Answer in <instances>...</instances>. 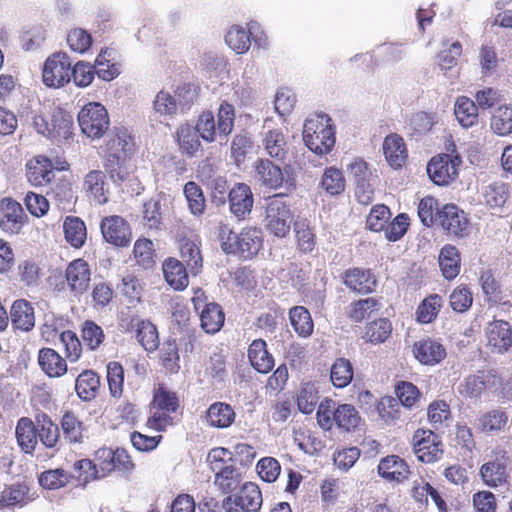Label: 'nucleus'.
Here are the masks:
<instances>
[{
	"mask_svg": "<svg viewBox=\"0 0 512 512\" xmlns=\"http://www.w3.org/2000/svg\"><path fill=\"white\" fill-rule=\"evenodd\" d=\"M242 480L243 478L241 472L233 465L222 471L220 475H217L214 479V484L223 493L228 494L238 489L242 483Z\"/></svg>",
	"mask_w": 512,
	"mask_h": 512,
	"instance_id": "nucleus-50",
	"label": "nucleus"
},
{
	"mask_svg": "<svg viewBox=\"0 0 512 512\" xmlns=\"http://www.w3.org/2000/svg\"><path fill=\"white\" fill-rule=\"evenodd\" d=\"M380 308L381 304L377 299L368 297L351 302L345 308V313L351 321L359 323L369 318L374 312H378Z\"/></svg>",
	"mask_w": 512,
	"mask_h": 512,
	"instance_id": "nucleus-32",
	"label": "nucleus"
},
{
	"mask_svg": "<svg viewBox=\"0 0 512 512\" xmlns=\"http://www.w3.org/2000/svg\"><path fill=\"white\" fill-rule=\"evenodd\" d=\"M303 140L317 155H326L335 145V129L327 114H316L306 119L303 126Z\"/></svg>",
	"mask_w": 512,
	"mask_h": 512,
	"instance_id": "nucleus-1",
	"label": "nucleus"
},
{
	"mask_svg": "<svg viewBox=\"0 0 512 512\" xmlns=\"http://www.w3.org/2000/svg\"><path fill=\"white\" fill-rule=\"evenodd\" d=\"M73 474L63 468L44 471L39 476L40 485L49 490L60 489L73 480Z\"/></svg>",
	"mask_w": 512,
	"mask_h": 512,
	"instance_id": "nucleus-46",
	"label": "nucleus"
},
{
	"mask_svg": "<svg viewBox=\"0 0 512 512\" xmlns=\"http://www.w3.org/2000/svg\"><path fill=\"white\" fill-rule=\"evenodd\" d=\"M72 127V115L62 109H56L51 117L48 138L55 139L59 142L67 140L72 134Z\"/></svg>",
	"mask_w": 512,
	"mask_h": 512,
	"instance_id": "nucleus-30",
	"label": "nucleus"
},
{
	"mask_svg": "<svg viewBox=\"0 0 512 512\" xmlns=\"http://www.w3.org/2000/svg\"><path fill=\"white\" fill-rule=\"evenodd\" d=\"M255 179L269 189H278L282 186L284 175L282 169L268 159H258L255 164Z\"/></svg>",
	"mask_w": 512,
	"mask_h": 512,
	"instance_id": "nucleus-18",
	"label": "nucleus"
},
{
	"mask_svg": "<svg viewBox=\"0 0 512 512\" xmlns=\"http://www.w3.org/2000/svg\"><path fill=\"white\" fill-rule=\"evenodd\" d=\"M234 107L226 101L220 104L218 110L217 131L219 135L228 136L234 127Z\"/></svg>",
	"mask_w": 512,
	"mask_h": 512,
	"instance_id": "nucleus-61",
	"label": "nucleus"
},
{
	"mask_svg": "<svg viewBox=\"0 0 512 512\" xmlns=\"http://www.w3.org/2000/svg\"><path fill=\"white\" fill-rule=\"evenodd\" d=\"M262 232L255 227L244 228L239 233L238 255L244 259H251L262 247Z\"/></svg>",
	"mask_w": 512,
	"mask_h": 512,
	"instance_id": "nucleus-26",
	"label": "nucleus"
},
{
	"mask_svg": "<svg viewBox=\"0 0 512 512\" xmlns=\"http://www.w3.org/2000/svg\"><path fill=\"white\" fill-rule=\"evenodd\" d=\"M343 282L351 291L367 294L375 290L377 280L369 269L350 268L343 274Z\"/></svg>",
	"mask_w": 512,
	"mask_h": 512,
	"instance_id": "nucleus-16",
	"label": "nucleus"
},
{
	"mask_svg": "<svg viewBox=\"0 0 512 512\" xmlns=\"http://www.w3.org/2000/svg\"><path fill=\"white\" fill-rule=\"evenodd\" d=\"M230 212L238 219L243 220L253 208L254 198L250 187L245 183H238L229 192Z\"/></svg>",
	"mask_w": 512,
	"mask_h": 512,
	"instance_id": "nucleus-14",
	"label": "nucleus"
},
{
	"mask_svg": "<svg viewBox=\"0 0 512 512\" xmlns=\"http://www.w3.org/2000/svg\"><path fill=\"white\" fill-rule=\"evenodd\" d=\"M480 474L483 481L491 487H497L506 481V467L499 462L485 463Z\"/></svg>",
	"mask_w": 512,
	"mask_h": 512,
	"instance_id": "nucleus-54",
	"label": "nucleus"
},
{
	"mask_svg": "<svg viewBox=\"0 0 512 512\" xmlns=\"http://www.w3.org/2000/svg\"><path fill=\"white\" fill-rule=\"evenodd\" d=\"M100 386V379L97 374L91 370L82 372L76 378L75 390L77 395L85 401L96 397Z\"/></svg>",
	"mask_w": 512,
	"mask_h": 512,
	"instance_id": "nucleus-39",
	"label": "nucleus"
},
{
	"mask_svg": "<svg viewBox=\"0 0 512 512\" xmlns=\"http://www.w3.org/2000/svg\"><path fill=\"white\" fill-rule=\"evenodd\" d=\"M441 302L442 299L437 294L425 298L417 309V320L424 324L432 322L439 312Z\"/></svg>",
	"mask_w": 512,
	"mask_h": 512,
	"instance_id": "nucleus-55",
	"label": "nucleus"
},
{
	"mask_svg": "<svg viewBox=\"0 0 512 512\" xmlns=\"http://www.w3.org/2000/svg\"><path fill=\"white\" fill-rule=\"evenodd\" d=\"M472 302V293L465 285L458 286L450 295V306L459 313L467 311L471 307Z\"/></svg>",
	"mask_w": 512,
	"mask_h": 512,
	"instance_id": "nucleus-64",
	"label": "nucleus"
},
{
	"mask_svg": "<svg viewBox=\"0 0 512 512\" xmlns=\"http://www.w3.org/2000/svg\"><path fill=\"white\" fill-rule=\"evenodd\" d=\"M322 188L330 195H339L345 190V179L342 172L334 167L325 170L321 179Z\"/></svg>",
	"mask_w": 512,
	"mask_h": 512,
	"instance_id": "nucleus-53",
	"label": "nucleus"
},
{
	"mask_svg": "<svg viewBox=\"0 0 512 512\" xmlns=\"http://www.w3.org/2000/svg\"><path fill=\"white\" fill-rule=\"evenodd\" d=\"M65 239L73 247L79 248L83 246L87 230L85 223L78 217H67L63 224Z\"/></svg>",
	"mask_w": 512,
	"mask_h": 512,
	"instance_id": "nucleus-43",
	"label": "nucleus"
},
{
	"mask_svg": "<svg viewBox=\"0 0 512 512\" xmlns=\"http://www.w3.org/2000/svg\"><path fill=\"white\" fill-rule=\"evenodd\" d=\"M266 342L262 339L254 340L248 349V357L251 365L259 373L266 374L274 366V358L267 351Z\"/></svg>",
	"mask_w": 512,
	"mask_h": 512,
	"instance_id": "nucleus-27",
	"label": "nucleus"
},
{
	"mask_svg": "<svg viewBox=\"0 0 512 512\" xmlns=\"http://www.w3.org/2000/svg\"><path fill=\"white\" fill-rule=\"evenodd\" d=\"M75 475L73 479H76L81 484H86L97 478H101L97 465L89 459H81L73 464Z\"/></svg>",
	"mask_w": 512,
	"mask_h": 512,
	"instance_id": "nucleus-59",
	"label": "nucleus"
},
{
	"mask_svg": "<svg viewBox=\"0 0 512 512\" xmlns=\"http://www.w3.org/2000/svg\"><path fill=\"white\" fill-rule=\"evenodd\" d=\"M378 473L387 480L400 482L408 477L409 467L399 456L391 455L380 461Z\"/></svg>",
	"mask_w": 512,
	"mask_h": 512,
	"instance_id": "nucleus-29",
	"label": "nucleus"
},
{
	"mask_svg": "<svg viewBox=\"0 0 512 512\" xmlns=\"http://www.w3.org/2000/svg\"><path fill=\"white\" fill-rule=\"evenodd\" d=\"M391 217L390 210L385 205H375L367 216V227L375 232L382 231Z\"/></svg>",
	"mask_w": 512,
	"mask_h": 512,
	"instance_id": "nucleus-63",
	"label": "nucleus"
},
{
	"mask_svg": "<svg viewBox=\"0 0 512 512\" xmlns=\"http://www.w3.org/2000/svg\"><path fill=\"white\" fill-rule=\"evenodd\" d=\"M65 279L70 293L81 297L87 292L91 281V269L83 259H76L69 263L65 271Z\"/></svg>",
	"mask_w": 512,
	"mask_h": 512,
	"instance_id": "nucleus-10",
	"label": "nucleus"
},
{
	"mask_svg": "<svg viewBox=\"0 0 512 512\" xmlns=\"http://www.w3.org/2000/svg\"><path fill=\"white\" fill-rule=\"evenodd\" d=\"M206 416L210 426L227 428L233 423L235 412L230 405L223 402H215L208 408Z\"/></svg>",
	"mask_w": 512,
	"mask_h": 512,
	"instance_id": "nucleus-36",
	"label": "nucleus"
},
{
	"mask_svg": "<svg viewBox=\"0 0 512 512\" xmlns=\"http://www.w3.org/2000/svg\"><path fill=\"white\" fill-rule=\"evenodd\" d=\"M182 263L187 266L190 272L196 275L202 267V256L199 247L190 240L182 242L180 246Z\"/></svg>",
	"mask_w": 512,
	"mask_h": 512,
	"instance_id": "nucleus-49",
	"label": "nucleus"
},
{
	"mask_svg": "<svg viewBox=\"0 0 512 512\" xmlns=\"http://www.w3.org/2000/svg\"><path fill=\"white\" fill-rule=\"evenodd\" d=\"M262 501L258 485L246 482L235 496H227L223 500V508L226 512H258Z\"/></svg>",
	"mask_w": 512,
	"mask_h": 512,
	"instance_id": "nucleus-5",
	"label": "nucleus"
},
{
	"mask_svg": "<svg viewBox=\"0 0 512 512\" xmlns=\"http://www.w3.org/2000/svg\"><path fill=\"white\" fill-rule=\"evenodd\" d=\"M38 363L50 377L62 376L67 371L66 361L51 348H42L39 351Z\"/></svg>",
	"mask_w": 512,
	"mask_h": 512,
	"instance_id": "nucleus-31",
	"label": "nucleus"
},
{
	"mask_svg": "<svg viewBox=\"0 0 512 512\" xmlns=\"http://www.w3.org/2000/svg\"><path fill=\"white\" fill-rule=\"evenodd\" d=\"M490 128L499 136H508L512 133V104L500 105L493 111Z\"/></svg>",
	"mask_w": 512,
	"mask_h": 512,
	"instance_id": "nucleus-37",
	"label": "nucleus"
},
{
	"mask_svg": "<svg viewBox=\"0 0 512 512\" xmlns=\"http://www.w3.org/2000/svg\"><path fill=\"white\" fill-rule=\"evenodd\" d=\"M167 209V199L163 193L151 196L143 203L142 223L149 230L158 231L163 225L164 212Z\"/></svg>",
	"mask_w": 512,
	"mask_h": 512,
	"instance_id": "nucleus-12",
	"label": "nucleus"
},
{
	"mask_svg": "<svg viewBox=\"0 0 512 512\" xmlns=\"http://www.w3.org/2000/svg\"><path fill=\"white\" fill-rule=\"evenodd\" d=\"M195 309L200 312V321L202 329L209 334L218 332L224 324L225 315L221 306L211 302L202 305L200 296L196 295L192 299Z\"/></svg>",
	"mask_w": 512,
	"mask_h": 512,
	"instance_id": "nucleus-13",
	"label": "nucleus"
},
{
	"mask_svg": "<svg viewBox=\"0 0 512 512\" xmlns=\"http://www.w3.org/2000/svg\"><path fill=\"white\" fill-rule=\"evenodd\" d=\"M38 439L49 449L57 447L60 439L58 426L47 415L37 419Z\"/></svg>",
	"mask_w": 512,
	"mask_h": 512,
	"instance_id": "nucleus-41",
	"label": "nucleus"
},
{
	"mask_svg": "<svg viewBox=\"0 0 512 512\" xmlns=\"http://www.w3.org/2000/svg\"><path fill=\"white\" fill-rule=\"evenodd\" d=\"M318 390L313 383L302 384L297 397L298 409L304 414H311L318 403Z\"/></svg>",
	"mask_w": 512,
	"mask_h": 512,
	"instance_id": "nucleus-52",
	"label": "nucleus"
},
{
	"mask_svg": "<svg viewBox=\"0 0 512 512\" xmlns=\"http://www.w3.org/2000/svg\"><path fill=\"white\" fill-rule=\"evenodd\" d=\"M330 378L336 388L348 386L353 379V367L345 358L337 359L331 367Z\"/></svg>",
	"mask_w": 512,
	"mask_h": 512,
	"instance_id": "nucleus-48",
	"label": "nucleus"
},
{
	"mask_svg": "<svg viewBox=\"0 0 512 512\" xmlns=\"http://www.w3.org/2000/svg\"><path fill=\"white\" fill-rule=\"evenodd\" d=\"M67 43L72 51L83 54L90 48L92 37L86 30L75 28L68 33Z\"/></svg>",
	"mask_w": 512,
	"mask_h": 512,
	"instance_id": "nucleus-62",
	"label": "nucleus"
},
{
	"mask_svg": "<svg viewBox=\"0 0 512 512\" xmlns=\"http://www.w3.org/2000/svg\"><path fill=\"white\" fill-rule=\"evenodd\" d=\"M61 428L64 438L69 443H81L83 441V424L72 412L64 413Z\"/></svg>",
	"mask_w": 512,
	"mask_h": 512,
	"instance_id": "nucleus-51",
	"label": "nucleus"
},
{
	"mask_svg": "<svg viewBox=\"0 0 512 512\" xmlns=\"http://www.w3.org/2000/svg\"><path fill=\"white\" fill-rule=\"evenodd\" d=\"M105 179L106 175L101 170H91L83 179V190L98 204H105L109 199Z\"/></svg>",
	"mask_w": 512,
	"mask_h": 512,
	"instance_id": "nucleus-21",
	"label": "nucleus"
},
{
	"mask_svg": "<svg viewBox=\"0 0 512 512\" xmlns=\"http://www.w3.org/2000/svg\"><path fill=\"white\" fill-rule=\"evenodd\" d=\"M461 162L459 155L440 154L434 156L427 165L428 176L438 186L448 185L458 175V167Z\"/></svg>",
	"mask_w": 512,
	"mask_h": 512,
	"instance_id": "nucleus-6",
	"label": "nucleus"
},
{
	"mask_svg": "<svg viewBox=\"0 0 512 512\" xmlns=\"http://www.w3.org/2000/svg\"><path fill=\"white\" fill-rule=\"evenodd\" d=\"M53 176L51 161L45 156H37L27 164V178L35 186L50 183Z\"/></svg>",
	"mask_w": 512,
	"mask_h": 512,
	"instance_id": "nucleus-25",
	"label": "nucleus"
},
{
	"mask_svg": "<svg viewBox=\"0 0 512 512\" xmlns=\"http://www.w3.org/2000/svg\"><path fill=\"white\" fill-rule=\"evenodd\" d=\"M130 329H135L136 338L146 351L152 352L158 348V331L151 322L133 317L126 326V330Z\"/></svg>",
	"mask_w": 512,
	"mask_h": 512,
	"instance_id": "nucleus-20",
	"label": "nucleus"
},
{
	"mask_svg": "<svg viewBox=\"0 0 512 512\" xmlns=\"http://www.w3.org/2000/svg\"><path fill=\"white\" fill-rule=\"evenodd\" d=\"M415 357L425 365H434L446 357V350L439 342L425 339L414 344Z\"/></svg>",
	"mask_w": 512,
	"mask_h": 512,
	"instance_id": "nucleus-22",
	"label": "nucleus"
},
{
	"mask_svg": "<svg viewBox=\"0 0 512 512\" xmlns=\"http://www.w3.org/2000/svg\"><path fill=\"white\" fill-rule=\"evenodd\" d=\"M289 319L295 332L301 337H308L313 332V320L309 311L303 306H295L289 311Z\"/></svg>",
	"mask_w": 512,
	"mask_h": 512,
	"instance_id": "nucleus-42",
	"label": "nucleus"
},
{
	"mask_svg": "<svg viewBox=\"0 0 512 512\" xmlns=\"http://www.w3.org/2000/svg\"><path fill=\"white\" fill-rule=\"evenodd\" d=\"M163 273L167 283L175 290H183L188 286V275L182 262L176 259L165 261Z\"/></svg>",
	"mask_w": 512,
	"mask_h": 512,
	"instance_id": "nucleus-34",
	"label": "nucleus"
},
{
	"mask_svg": "<svg viewBox=\"0 0 512 512\" xmlns=\"http://www.w3.org/2000/svg\"><path fill=\"white\" fill-rule=\"evenodd\" d=\"M10 320L15 330L31 331L35 326L34 307L25 299L15 300L10 309Z\"/></svg>",
	"mask_w": 512,
	"mask_h": 512,
	"instance_id": "nucleus-19",
	"label": "nucleus"
},
{
	"mask_svg": "<svg viewBox=\"0 0 512 512\" xmlns=\"http://www.w3.org/2000/svg\"><path fill=\"white\" fill-rule=\"evenodd\" d=\"M252 27L247 31L245 28L234 25L225 36L227 45L237 54L246 53L251 45Z\"/></svg>",
	"mask_w": 512,
	"mask_h": 512,
	"instance_id": "nucleus-40",
	"label": "nucleus"
},
{
	"mask_svg": "<svg viewBox=\"0 0 512 512\" xmlns=\"http://www.w3.org/2000/svg\"><path fill=\"white\" fill-rule=\"evenodd\" d=\"M100 228L104 239L115 246H127L131 241L129 225L120 216L104 218Z\"/></svg>",
	"mask_w": 512,
	"mask_h": 512,
	"instance_id": "nucleus-11",
	"label": "nucleus"
},
{
	"mask_svg": "<svg viewBox=\"0 0 512 512\" xmlns=\"http://www.w3.org/2000/svg\"><path fill=\"white\" fill-rule=\"evenodd\" d=\"M293 213L284 200L283 194H275L267 199L263 225L265 229L276 237H286L291 228Z\"/></svg>",
	"mask_w": 512,
	"mask_h": 512,
	"instance_id": "nucleus-2",
	"label": "nucleus"
},
{
	"mask_svg": "<svg viewBox=\"0 0 512 512\" xmlns=\"http://www.w3.org/2000/svg\"><path fill=\"white\" fill-rule=\"evenodd\" d=\"M348 170L353 176L356 184L355 195L361 204L367 205L374 198V182L376 176H373L368 164L362 159H355L348 165Z\"/></svg>",
	"mask_w": 512,
	"mask_h": 512,
	"instance_id": "nucleus-7",
	"label": "nucleus"
},
{
	"mask_svg": "<svg viewBox=\"0 0 512 512\" xmlns=\"http://www.w3.org/2000/svg\"><path fill=\"white\" fill-rule=\"evenodd\" d=\"M96 75L94 66L89 62L78 61L71 69V79L77 87H88Z\"/></svg>",
	"mask_w": 512,
	"mask_h": 512,
	"instance_id": "nucleus-57",
	"label": "nucleus"
},
{
	"mask_svg": "<svg viewBox=\"0 0 512 512\" xmlns=\"http://www.w3.org/2000/svg\"><path fill=\"white\" fill-rule=\"evenodd\" d=\"M454 114L463 128H470L478 123V106L466 96L456 99Z\"/></svg>",
	"mask_w": 512,
	"mask_h": 512,
	"instance_id": "nucleus-33",
	"label": "nucleus"
},
{
	"mask_svg": "<svg viewBox=\"0 0 512 512\" xmlns=\"http://www.w3.org/2000/svg\"><path fill=\"white\" fill-rule=\"evenodd\" d=\"M412 441L414 453L419 461L433 463L441 458L442 444L431 430H417Z\"/></svg>",
	"mask_w": 512,
	"mask_h": 512,
	"instance_id": "nucleus-9",
	"label": "nucleus"
},
{
	"mask_svg": "<svg viewBox=\"0 0 512 512\" xmlns=\"http://www.w3.org/2000/svg\"><path fill=\"white\" fill-rule=\"evenodd\" d=\"M0 227L3 231L16 234L23 225L24 211L22 206L15 200L4 198L0 201Z\"/></svg>",
	"mask_w": 512,
	"mask_h": 512,
	"instance_id": "nucleus-15",
	"label": "nucleus"
},
{
	"mask_svg": "<svg viewBox=\"0 0 512 512\" xmlns=\"http://www.w3.org/2000/svg\"><path fill=\"white\" fill-rule=\"evenodd\" d=\"M43 83L52 88H61L71 80V62L65 52L49 56L43 66Z\"/></svg>",
	"mask_w": 512,
	"mask_h": 512,
	"instance_id": "nucleus-4",
	"label": "nucleus"
},
{
	"mask_svg": "<svg viewBox=\"0 0 512 512\" xmlns=\"http://www.w3.org/2000/svg\"><path fill=\"white\" fill-rule=\"evenodd\" d=\"M263 146L266 153L279 161H283L287 154V142L279 129L269 130L263 137Z\"/></svg>",
	"mask_w": 512,
	"mask_h": 512,
	"instance_id": "nucleus-38",
	"label": "nucleus"
},
{
	"mask_svg": "<svg viewBox=\"0 0 512 512\" xmlns=\"http://www.w3.org/2000/svg\"><path fill=\"white\" fill-rule=\"evenodd\" d=\"M15 434L18 445L25 453H32L37 445L38 429L28 417L18 420Z\"/></svg>",
	"mask_w": 512,
	"mask_h": 512,
	"instance_id": "nucleus-28",
	"label": "nucleus"
},
{
	"mask_svg": "<svg viewBox=\"0 0 512 512\" xmlns=\"http://www.w3.org/2000/svg\"><path fill=\"white\" fill-rule=\"evenodd\" d=\"M438 223L447 234L454 237H464L468 230V218L463 210L454 204H446L436 213Z\"/></svg>",
	"mask_w": 512,
	"mask_h": 512,
	"instance_id": "nucleus-8",
	"label": "nucleus"
},
{
	"mask_svg": "<svg viewBox=\"0 0 512 512\" xmlns=\"http://www.w3.org/2000/svg\"><path fill=\"white\" fill-rule=\"evenodd\" d=\"M392 325L388 319L380 318L368 323L363 338L372 344L385 342L391 335Z\"/></svg>",
	"mask_w": 512,
	"mask_h": 512,
	"instance_id": "nucleus-45",
	"label": "nucleus"
},
{
	"mask_svg": "<svg viewBox=\"0 0 512 512\" xmlns=\"http://www.w3.org/2000/svg\"><path fill=\"white\" fill-rule=\"evenodd\" d=\"M199 136L194 126L188 123L181 124L174 135L181 153L188 157L196 156L197 152L200 150L201 142Z\"/></svg>",
	"mask_w": 512,
	"mask_h": 512,
	"instance_id": "nucleus-24",
	"label": "nucleus"
},
{
	"mask_svg": "<svg viewBox=\"0 0 512 512\" xmlns=\"http://www.w3.org/2000/svg\"><path fill=\"white\" fill-rule=\"evenodd\" d=\"M184 195L190 213L194 216H201L206 210V199L201 187L194 181H189L184 186Z\"/></svg>",
	"mask_w": 512,
	"mask_h": 512,
	"instance_id": "nucleus-44",
	"label": "nucleus"
},
{
	"mask_svg": "<svg viewBox=\"0 0 512 512\" xmlns=\"http://www.w3.org/2000/svg\"><path fill=\"white\" fill-rule=\"evenodd\" d=\"M83 343L90 349H97L104 341L105 335L102 328L93 321H85L81 331Z\"/></svg>",
	"mask_w": 512,
	"mask_h": 512,
	"instance_id": "nucleus-56",
	"label": "nucleus"
},
{
	"mask_svg": "<svg viewBox=\"0 0 512 512\" xmlns=\"http://www.w3.org/2000/svg\"><path fill=\"white\" fill-rule=\"evenodd\" d=\"M508 198V185L503 182L492 183L485 191V200L490 207H502Z\"/></svg>",
	"mask_w": 512,
	"mask_h": 512,
	"instance_id": "nucleus-60",
	"label": "nucleus"
},
{
	"mask_svg": "<svg viewBox=\"0 0 512 512\" xmlns=\"http://www.w3.org/2000/svg\"><path fill=\"white\" fill-rule=\"evenodd\" d=\"M383 152L389 165L395 169L401 168L407 159L405 142L397 134H389L385 137Z\"/></svg>",
	"mask_w": 512,
	"mask_h": 512,
	"instance_id": "nucleus-23",
	"label": "nucleus"
},
{
	"mask_svg": "<svg viewBox=\"0 0 512 512\" xmlns=\"http://www.w3.org/2000/svg\"><path fill=\"white\" fill-rule=\"evenodd\" d=\"M488 345L498 353L508 351L512 346V330L508 322L495 320L486 330Z\"/></svg>",
	"mask_w": 512,
	"mask_h": 512,
	"instance_id": "nucleus-17",
	"label": "nucleus"
},
{
	"mask_svg": "<svg viewBox=\"0 0 512 512\" xmlns=\"http://www.w3.org/2000/svg\"><path fill=\"white\" fill-rule=\"evenodd\" d=\"M153 406L158 410L168 413L175 412L178 408V398L175 392L169 391L164 386H159L154 392Z\"/></svg>",
	"mask_w": 512,
	"mask_h": 512,
	"instance_id": "nucleus-58",
	"label": "nucleus"
},
{
	"mask_svg": "<svg viewBox=\"0 0 512 512\" xmlns=\"http://www.w3.org/2000/svg\"><path fill=\"white\" fill-rule=\"evenodd\" d=\"M81 131L91 139L101 138L109 128L110 120L106 108L97 102L86 104L78 113Z\"/></svg>",
	"mask_w": 512,
	"mask_h": 512,
	"instance_id": "nucleus-3",
	"label": "nucleus"
},
{
	"mask_svg": "<svg viewBox=\"0 0 512 512\" xmlns=\"http://www.w3.org/2000/svg\"><path fill=\"white\" fill-rule=\"evenodd\" d=\"M439 266L443 276L452 280L460 272V255L455 246L445 245L439 254Z\"/></svg>",
	"mask_w": 512,
	"mask_h": 512,
	"instance_id": "nucleus-35",
	"label": "nucleus"
},
{
	"mask_svg": "<svg viewBox=\"0 0 512 512\" xmlns=\"http://www.w3.org/2000/svg\"><path fill=\"white\" fill-rule=\"evenodd\" d=\"M333 420L339 428L350 431L357 427L360 416L353 405L341 404L335 407Z\"/></svg>",
	"mask_w": 512,
	"mask_h": 512,
	"instance_id": "nucleus-47",
	"label": "nucleus"
}]
</instances>
